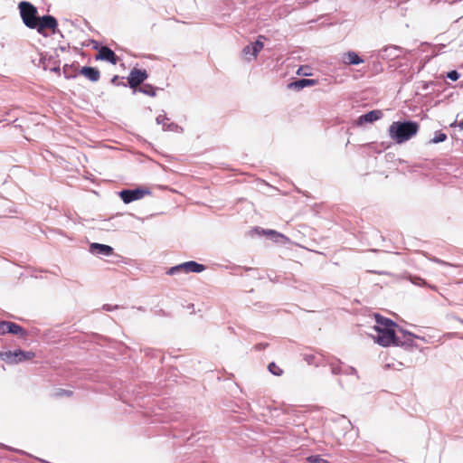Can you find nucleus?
I'll return each instance as SVG.
<instances>
[{
  "instance_id": "nucleus-8",
  "label": "nucleus",
  "mask_w": 463,
  "mask_h": 463,
  "mask_svg": "<svg viewBox=\"0 0 463 463\" xmlns=\"http://www.w3.org/2000/svg\"><path fill=\"white\" fill-rule=\"evenodd\" d=\"M147 192L141 189L135 190H123L119 195L125 203H129L133 201L140 200Z\"/></svg>"
},
{
  "instance_id": "nucleus-29",
  "label": "nucleus",
  "mask_w": 463,
  "mask_h": 463,
  "mask_svg": "<svg viewBox=\"0 0 463 463\" xmlns=\"http://www.w3.org/2000/svg\"><path fill=\"white\" fill-rule=\"evenodd\" d=\"M460 128H463V120L459 123Z\"/></svg>"
},
{
  "instance_id": "nucleus-14",
  "label": "nucleus",
  "mask_w": 463,
  "mask_h": 463,
  "mask_svg": "<svg viewBox=\"0 0 463 463\" xmlns=\"http://www.w3.org/2000/svg\"><path fill=\"white\" fill-rule=\"evenodd\" d=\"M317 83V80H313V79H302V80H296V81H293L291 82L288 87L290 89H295V90H301L305 87H308V86H314Z\"/></svg>"
},
{
  "instance_id": "nucleus-18",
  "label": "nucleus",
  "mask_w": 463,
  "mask_h": 463,
  "mask_svg": "<svg viewBox=\"0 0 463 463\" xmlns=\"http://www.w3.org/2000/svg\"><path fill=\"white\" fill-rule=\"evenodd\" d=\"M261 38H264V36L260 35V36H259V39H258L255 43H251V45H252V58H253V59H256V58H257L258 53H259V52L263 49V47H264L263 43L260 41V39H261Z\"/></svg>"
},
{
  "instance_id": "nucleus-28",
  "label": "nucleus",
  "mask_w": 463,
  "mask_h": 463,
  "mask_svg": "<svg viewBox=\"0 0 463 463\" xmlns=\"http://www.w3.org/2000/svg\"><path fill=\"white\" fill-rule=\"evenodd\" d=\"M429 288H431L432 290H435V291L438 290L437 287L433 286V285H429Z\"/></svg>"
},
{
  "instance_id": "nucleus-27",
  "label": "nucleus",
  "mask_w": 463,
  "mask_h": 463,
  "mask_svg": "<svg viewBox=\"0 0 463 463\" xmlns=\"http://www.w3.org/2000/svg\"><path fill=\"white\" fill-rule=\"evenodd\" d=\"M418 280L420 281L418 285H426V282L423 279H418Z\"/></svg>"
},
{
  "instance_id": "nucleus-5",
  "label": "nucleus",
  "mask_w": 463,
  "mask_h": 463,
  "mask_svg": "<svg viewBox=\"0 0 463 463\" xmlns=\"http://www.w3.org/2000/svg\"><path fill=\"white\" fill-rule=\"evenodd\" d=\"M441 296L451 305H463V287L459 284L446 288Z\"/></svg>"
},
{
  "instance_id": "nucleus-7",
  "label": "nucleus",
  "mask_w": 463,
  "mask_h": 463,
  "mask_svg": "<svg viewBox=\"0 0 463 463\" xmlns=\"http://www.w3.org/2000/svg\"><path fill=\"white\" fill-rule=\"evenodd\" d=\"M6 333L19 335L22 337H24L27 335L25 329L23 328L21 326L10 321H1L0 335H5Z\"/></svg>"
},
{
  "instance_id": "nucleus-9",
  "label": "nucleus",
  "mask_w": 463,
  "mask_h": 463,
  "mask_svg": "<svg viewBox=\"0 0 463 463\" xmlns=\"http://www.w3.org/2000/svg\"><path fill=\"white\" fill-rule=\"evenodd\" d=\"M97 60L106 61L113 65H116L118 61V57L115 52L107 46H102L96 56Z\"/></svg>"
},
{
  "instance_id": "nucleus-4",
  "label": "nucleus",
  "mask_w": 463,
  "mask_h": 463,
  "mask_svg": "<svg viewBox=\"0 0 463 463\" xmlns=\"http://www.w3.org/2000/svg\"><path fill=\"white\" fill-rule=\"evenodd\" d=\"M205 267L203 264L197 263L196 261L194 260H190L170 268L166 273L168 275H174L176 272L199 273L203 271Z\"/></svg>"
},
{
  "instance_id": "nucleus-20",
  "label": "nucleus",
  "mask_w": 463,
  "mask_h": 463,
  "mask_svg": "<svg viewBox=\"0 0 463 463\" xmlns=\"http://www.w3.org/2000/svg\"><path fill=\"white\" fill-rule=\"evenodd\" d=\"M297 74L301 76H311V68L307 65H302L298 69Z\"/></svg>"
},
{
  "instance_id": "nucleus-24",
  "label": "nucleus",
  "mask_w": 463,
  "mask_h": 463,
  "mask_svg": "<svg viewBox=\"0 0 463 463\" xmlns=\"http://www.w3.org/2000/svg\"><path fill=\"white\" fill-rule=\"evenodd\" d=\"M447 77L451 80H457L459 78V73L457 71L448 72Z\"/></svg>"
},
{
  "instance_id": "nucleus-25",
  "label": "nucleus",
  "mask_w": 463,
  "mask_h": 463,
  "mask_svg": "<svg viewBox=\"0 0 463 463\" xmlns=\"http://www.w3.org/2000/svg\"><path fill=\"white\" fill-rule=\"evenodd\" d=\"M242 52L243 54L247 57L248 55H251L252 56V45L251 44H249L247 46H245L242 50Z\"/></svg>"
},
{
  "instance_id": "nucleus-23",
  "label": "nucleus",
  "mask_w": 463,
  "mask_h": 463,
  "mask_svg": "<svg viewBox=\"0 0 463 463\" xmlns=\"http://www.w3.org/2000/svg\"><path fill=\"white\" fill-rule=\"evenodd\" d=\"M447 138V135L442 132L436 133L435 137L431 139V143H439L445 141Z\"/></svg>"
},
{
  "instance_id": "nucleus-12",
  "label": "nucleus",
  "mask_w": 463,
  "mask_h": 463,
  "mask_svg": "<svg viewBox=\"0 0 463 463\" xmlns=\"http://www.w3.org/2000/svg\"><path fill=\"white\" fill-rule=\"evenodd\" d=\"M79 73L92 82L98 81L100 78L99 71L94 67L84 66L80 70Z\"/></svg>"
},
{
  "instance_id": "nucleus-21",
  "label": "nucleus",
  "mask_w": 463,
  "mask_h": 463,
  "mask_svg": "<svg viewBox=\"0 0 463 463\" xmlns=\"http://www.w3.org/2000/svg\"><path fill=\"white\" fill-rule=\"evenodd\" d=\"M307 461L309 463H328L327 460L322 458L318 455H312L307 458Z\"/></svg>"
},
{
  "instance_id": "nucleus-17",
  "label": "nucleus",
  "mask_w": 463,
  "mask_h": 463,
  "mask_svg": "<svg viewBox=\"0 0 463 463\" xmlns=\"http://www.w3.org/2000/svg\"><path fill=\"white\" fill-rule=\"evenodd\" d=\"M137 91L142 92L145 95H147V96H150V97H154V96H156V89L154 86L150 85V84H144V85H141L137 90Z\"/></svg>"
},
{
  "instance_id": "nucleus-6",
  "label": "nucleus",
  "mask_w": 463,
  "mask_h": 463,
  "mask_svg": "<svg viewBox=\"0 0 463 463\" xmlns=\"http://www.w3.org/2000/svg\"><path fill=\"white\" fill-rule=\"evenodd\" d=\"M147 77L148 74L146 70L133 68L128 77V85L136 92Z\"/></svg>"
},
{
  "instance_id": "nucleus-19",
  "label": "nucleus",
  "mask_w": 463,
  "mask_h": 463,
  "mask_svg": "<svg viewBox=\"0 0 463 463\" xmlns=\"http://www.w3.org/2000/svg\"><path fill=\"white\" fill-rule=\"evenodd\" d=\"M72 395H73V392L71 390H67V389H62V388H58V389L54 390V392L52 393V396L54 398H62V397L70 398Z\"/></svg>"
},
{
  "instance_id": "nucleus-3",
  "label": "nucleus",
  "mask_w": 463,
  "mask_h": 463,
  "mask_svg": "<svg viewBox=\"0 0 463 463\" xmlns=\"http://www.w3.org/2000/svg\"><path fill=\"white\" fill-rule=\"evenodd\" d=\"M420 126L415 121L392 122L389 127V136L397 144L404 143L414 137L419 131Z\"/></svg>"
},
{
  "instance_id": "nucleus-2",
  "label": "nucleus",
  "mask_w": 463,
  "mask_h": 463,
  "mask_svg": "<svg viewBox=\"0 0 463 463\" xmlns=\"http://www.w3.org/2000/svg\"><path fill=\"white\" fill-rule=\"evenodd\" d=\"M375 322L376 325L373 326V330L376 333L373 336L374 341L384 347L397 345L395 335L396 323L379 314L375 315Z\"/></svg>"
},
{
  "instance_id": "nucleus-26",
  "label": "nucleus",
  "mask_w": 463,
  "mask_h": 463,
  "mask_svg": "<svg viewBox=\"0 0 463 463\" xmlns=\"http://www.w3.org/2000/svg\"><path fill=\"white\" fill-rule=\"evenodd\" d=\"M118 76H114L111 80V83L113 84H118Z\"/></svg>"
},
{
  "instance_id": "nucleus-10",
  "label": "nucleus",
  "mask_w": 463,
  "mask_h": 463,
  "mask_svg": "<svg viewBox=\"0 0 463 463\" xmlns=\"http://www.w3.org/2000/svg\"><path fill=\"white\" fill-rule=\"evenodd\" d=\"M6 356L9 359H12L15 363L32 360L35 357V354L33 352H25L22 350H16L14 352L6 353Z\"/></svg>"
},
{
  "instance_id": "nucleus-22",
  "label": "nucleus",
  "mask_w": 463,
  "mask_h": 463,
  "mask_svg": "<svg viewBox=\"0 0 463 463\" xmlns=\"http://www.w3.org/2000/svg\"><path fill=\"white\" fill-rule=\"evenodd\" d=\"M269 370L271 373L278 376L281 375L283 373V371L275 363H270L269 364Z\"/></svg>"
},
{
  "instance_id": "nucleus-15",
  "label": "nucleus",
  "mask_w": 463,
  "mask_h": 463,
  "mask_svg": "<svg viewBox=\"0 0 463 463\" xmlns=\"http://www.w3.org/2000/svg\"><path fill=\"white\" fill-rule=\"evenodd\" d=\"M343 61L345 64L351 65V64H359L363 62V60L358 56V54L354 52H348L344 54Z\"/></svg>"
},
{
  "instance_id": "nucleus-11",
  "label": "nucleus",
  "mask_w": 463,
  "mask_h": 463,
  "mask_svg": "<svg viewBox=\"0 0 463 463\" xmlns=\"http://www.w3.org/2000/svg\"><path fill=\"white\" fill-rule=\"evenodd\" d=\"M383 117V112L379 109L372 110L358 118L356 124L362 126L365 123H373Z\"/></svg>"
},
{
  "instance_id": "nucleus-16",
  "label": "nucleus",
  "mask_w": 463,
  "mask_h": 463,
  "mask_svg": "<svg viewBox=\"0 0 463 463\" xmlns=\"http://www.w3.org/2000/svg\"><path fill=\"white\" fill-rule=\"evenodd\" d=\"M79 65L78 64H66L63 67V74L65 78L71 79L77 76Z\"/></svg>"
},
{
  "instance_id": "nucleus-1",
  "label": "nucleus",
  "mask_w": 463,
  "mask_h": 463,
  "mask_svg": "<svg viewBox=\"0 0 463 463\" xmlns=\"http://www.w3.org/2000/svg\"><path fill=\"white\" fill-rule=\"evenodd\" d=\"M18 8L24 24L30 29H35L43 36L55 34L58 31V22L52 15H37V8L29 2L19 3Z\"/></svg>"
},
{
  "instance_id": "nucleus-13",
  "label": "nucleus",
  "mask_w": 463,
  "mask_h": 463,
  "mask_svg": "<svg viewBox=\"0 0 463 463\" xmlns=\"http://www.w3.org/2000/svg\"><path fill=\"white\" fill-rule=\"evenodd\" d=\"M90 250L92 252H96V253L106 255V256L112 255L113 251H114L112 247H110L109 245H105V244H99V243H92L90 245Z\"/></svg>"
},
{
  "instance_id": "nucleus-30",
  "label": "nucleus",
  "mask_w": 463,
  "mask_h": 463,
  "mask_svg": "<svg viewBox=\"0 0 463 463\" xmlns=\"http://www.w3.org/2000/svg\"><path fill=\"white\" fill-rule=\"evenodd\" d=\"M268 233H269V234H273V233H275V232L270 230V231H269V232H268Z\"/></svg>"
}]
</instances>
